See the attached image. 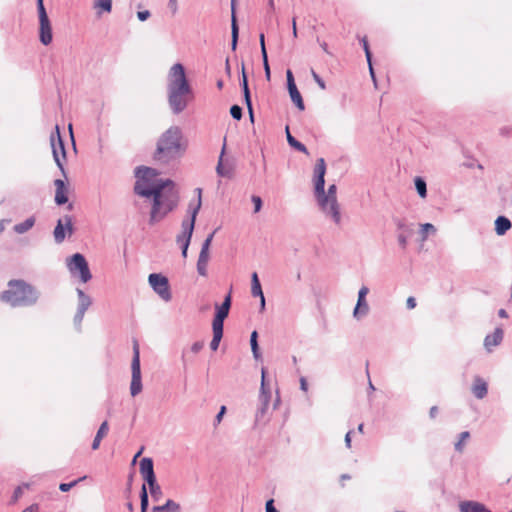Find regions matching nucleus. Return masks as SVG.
<instances>
[{
  "instance_id": "nucleus-12",
  "label": "nucleus",
  "mask_w": 512,
  "mask_h": 512,
  "mask_svg": "<svg viewBox=\"0 0 512 512\" xmlns=\"http://www.w3.org/2000/svg\"><path fill=\"white\" fill-rule=\"evenodd\" d=\"M231 294L232 291L230 290L220 305L215 304V314L212 321V326L224 328V321L228 317L232 305Z\"/></svg>"
},
{
  "instance_id": "nucleus-15",
  "label": "nucleus",
  "mask_w": 512,
  "mask_h": 512,
  "mask_svg": "<svg viewBox=\"0 0 512 512\" xmlns=\"http://www.w3.org/2000/svg\"><path fill=\"white\" fill-rule=\"evenodd\" d=\"M65 223H63L62 219L57 221V224L54 229V239L56 243H62L66 238V231L69 235L73 234L74 229L72 225V218L69 215L64 216Z\"/></svg>"
},
{
  "instance_id": "nucleus-32",
  "label": "nucleus",
  "mask_w": 512,
  "mask_h": 512,
  "mask_svg": "<svg viewBox=\"0 0 512 512\" xmlns=\"http://www.w3.org/2000/svg\"><path fill=\"white\" fill-rule=\"evenodd\" d=\"M289 92V95H290V98H291V101L294 103V105L300 110V111H303L305 110V104H304V101H303V98H302V95L301 93L299 92L298 88L297 89H292Z\"/></svg>"
},
{
  "instance_id": "nucleus-56",
  "label": "nucleus",
  "mask_w": 512,
  "mask_h": 512,
  "mask_svg": "<svg viewBox=\"0 0 512 512\" xmlns=\"http://www.w3.org/2000/svg\"><path fill=\"white\" fill-rule=\"evenodd\" d=\"M265 510H266V512H279L277 510V508L275 507V505H274V500L273 499H269L266 502Z\"/></svg>"
},
{
  "instance_id": "nucleus-33",
  "label": "nucleus",
  "mask_w": 512,
  "mask_h": 512,
  "mask_svg": "<svg viewBox=\"0 0 512 512\" xmlns=\"http://www.w3.org/2000/svg\"><path fill=\"white\" fill-rule=\"evenodd\" d=\"M415 189L421 198L427 196V184L424 178L417 176L414 179Z\"/></svg>"
},
{
  "instance_id": "nucleus-17",
  "label": "nucleus",
  "mask_w": 512,
  "mask_h": 512,
  "mask_svg": "<svg viewBox=\"0 0 512 512\" xmlns=\"http://www.w3.org/2000/svg\"><path fill=\"white\" fill-rule=\"evenodd\" d=\"M236 0H231V49L236 50L239 39V26L236 17Z\"/></svg>"
},
{
  "instance_id": "nucleus-25",
  "label": "nucleus",
  "mask_w": 512,
  "mask_h": 512,
  "mask_svg": "<svg viewBox=\"0 0 512 512\" xmlns=\"http://www.w3.org/2000/svg\"><path fill=\"white\" fill-rule=\"evenodd\" d=\"M225 150H226V144L224 143L221 153H220V156H219L218 164L216 166V172L220 177L230 178L232 176L231 168H226L223 164V157L225 154Z\"/></svg>"
},
{
  "instance_id": "nucleus-51",
  "label": "nucleus",
  "mask_w": 512,
  "mask_h": 512,
  "mask_svg": "<svg viewBox=\"0 0 512 512\" xmlns=\"http://www.w3.org/2000/svg\"><path fill=\"white\" fill-rule=\"evenodd\" d=\"M207 264L206 262L197 261V272L201 276H207Z\"/></svg>"
},
{
  "instance_id": "nucleus-45",
  "label": "nucleus",
  "mask_w": 512,
  "mask_h": 512,
  "mask_svg": "<svg viewBox=\"0 0 512 512\" xmlns=\"http://www.w3.org/2000/svg\"><path fill=\"white\" fill-rule=\"evenodd\" d=\"M409 234H410V233H404V232H401V233H399V234H398V236H397L398 243H399V245H400V247H401L402 249H405V248H406V246H407V243H408V235H409Z\"/></svg>"
},
{
  "instance_id": "nucleus-62",
  "label": "nucleus",
  "mask_w": 512,
  "mask_h": 512,
  "mask_svg": "<svg viewBox=\"0 0 512 512\" xmlns=\"http://www.w3.org/2000/svg\"><path fill=\"white\" fill-rule=\"evenodd\" d=\"M406 306L408 309H414L416 307V299L412 296L408 297Z\"/></svg>"
},
{
  "instance_id": "nucleus-54",
  "label": "nucleus",
  "mask_w": 512,
  "mask_h": 512,
  "mask_svg": "<svg viewBox=\"0 0 512 512\" xmlns=\"http://www.w3.org/2000/svg\"><path fill=\"white\" fill-rule=\"evenodd\" d=\"M209 260V251L201 249L198 257L199 262H206L208 263Z\"/></svg>"
},
{
  "instance_id": "nucleus-50",
  "label": "nucleus",
  "mask_w": 512,
  "mask_h": 512,
  "mask_svg": "<svg viewBox=\"0 0 512 512\" xmlns=\"http://www.w3.org/2000/svg\"><path fill=\"white\" fill-rule=\"evenodd\" d=\"M215 232H216V231L211 232V233L206 237V239H205V240H204V242L202 243L201 249H204V250H208V251H209V248H210L211 242H212V240H213V237H214V235H215Z\"/></svg>"
},
{
  "instance_id": "nucleus-23",
  "label": "nucleus",
  "mask_w": 512,
  "mask_h": 512,
  "mask_svg": "<svg viewBox=\"0 0 512 512\" xmlns=\"http://www.w3.org/2000/svg\"><path fill=\"white\" fill-rule=\"evenodd\" d=\"M285 132H286L287 142L291 148H293L294 150H296L298 152L308 154L307 147L302 142L298 141L294 136H292L288 125L285 127Z\"/></svg>"
},
{
  "instance_id": "nucleus-57",
  "label": "nucleus",
  "mask_w": 512,
  "mask_h": 512,
  "mask_svg": "<svg viewBox=\"0 0 512 512\" xmlns=\"http://www.w3.org/2000/svg\"><path fill=\"white\" fill-rule=\"evenodd\" d=\"M226 413V406H221L218 413L215 416V423H220L224 414Z\"/></svg>"
},
{
  "instance_id": "nucleus-31",
  "label": "nucleus",
  "mask_w": 512,
  "mask_h": 512,
  "mask_svg": "<svg viewBox=\"0 0 512 512\" xmlns=\"http://www.w3.org/2000/svg\"><path fill=\"white\" fill-rule=\"evenodd\" d=\"M213 338L210 342V348L212 351H216L219 347L221 339L223 337L224 328L212 326Z\"/></svg>"
},
{
  "instance_id": "nucleus-29",
  "label": "nucleus",
  "mask_w": 512,
  "mask_h": 512,
  "mask_svg": "<svg viewBox=\"0 0 512 512\" xmlns=\"http://www.w3.org/2000/svg\"><path fill=\"white\" fill-rule=\"evenodd\" d=\"M251 293L254 297H262L264 296L262 286L256 272H253L251 275Z\"/></svg>"
},
{
  "instance_id": "nucleus-27",
  "label": "nucleus",
  "mask_w": 512,
  "mask_h": 512,
  "mask_svg": "<svg viewBox=\"0 0 512 512\" xmlns=\"http://www.w3.org/2000/svg\"><path fill=\"white\" fill-rule=\"evenodd\" d=\"M93 8L98 16L112 11V0H94Z\"/></svg>"
},
{
  "instance_id": "nucleus-2",
  "label": "nucleus",
  "mask_w": 512,
  "mask_h": 512,
  "mask_svg": "<svg viewBox=\"0 0 512 512\" xmlns=\"http://www.w3.org/2000/svg\"><path fill=\"white\" fill-rule=\"evenodd\" d=\"M326 162L318 158L313 171L314 195L323 213L330 216L337 225L341 223L340 208L337 201V186L331 184L325 191Z\"/></svg>"
},
{
  "instance_id": "nucleus-34",
  "label": "nucleus",
  "mask_w": 512,
  "mask_h": 512,
  "mask_svg": "<svg viewBox=\"0 0 512 512\" xmlns=\"http://www.w3.org/2000/svg\"><path fill=\"white\" fill-rule=\"evenodd\" d=\"M149 507V496L146 485L143 484L140 491V510L141 512H147Z\"/></svg>"
},
{
  "instance_id": "nucleus-48",
  "label": "nucleus",
  "mask_w": 512,
  "mask_h": 512,
  "mask_svg": "<svg viewBox=\"0 0 512 512\" xmlns=\"http://www.w3.org/2000/svg\"><path fill=\"white\" fill-rule=\"evenodd\" d=\"M262 61H263V68H264V72H265V78L268 81H270V79H271V70H270V65H269L268 57L262 58Z\"/></svg>"
},
{
  "instance_id": "nucleus-19",
  "label": "nucleus",
  "mask_w": 512,
  "mask_h": 512,
  "mask_svg": "<svg viewBox=\"0 0 512 512\" xmlns=\"http://www.w3.org/2000/svg\"><path fill=\"white\" fill-rule=\"evenodd\" d=\"M270 400H271V391L266 384V369L264 367H262L259 402L264 405H269Z\"/></svg>"
},
{
  "instance_id": "nucleus-16",
  "label": "nucleus",
  "mask_w": 512,
  "mask_h": 512,
  "mask_svg": "<svg viewBox=\"0 0 512 512\" xmlns=\"http://www.w3.org/2000/svg\"><path fill=\"white\" fill-rule=\"evenodd\" d=\"M471 393L475 398L481 400L485 398L488 394V383L487 381L479 375H475L473 377V383L471 386Z\"/></svg>"
},
{
  "instance_id": "nucleus-40",
  "label": "nucleus",
  "mask_w": 512,
  "mask_h": 512,
  "mask_svg": "<svg viewBox=\"0 0 512 512\" xmlns=\"http://www.w3.org/2000/svg\"><path fill=\"white\" fill-rule=\"evenodd\" d=\"M360 43L362 45V48L365 52V56H366V60H367V63H370V60H372V52L370 50V46H369V43H368V40L366 37H363L361 40H360Z\"/></svg>"
},
{
  "instance_id": "nucleus-13",
  "label": "nucleus",
  "mask_w": 512,
  "mask_h": 512,
  "mask_svg": "<svg viewBox=\"0 0 512 512\" xmlns=\"http://www.w3.org/2000/svg\"><path fill=\"white\" fill-rule=\"evenodd\" d=\"M77 295H78V307L77 311L74 315V324L76 328L80 329L81 323L83 321L85 312L92 304V299L89 295H87L82 289L77 288L76 289Z\"/></svg>"
},
{
  "instance_id": "nucleus-10",
  "label": "nucleus",
  "mask_w": 512,
  "mask_h": 512,
  "mask_svg": "<svg viewBox=\"0 0 512 512\" xmlns=\"http://www.w3.org/2000/svg\"><path fill=\"white\" fill-rule=\"evenodd\" d=\"M132 379L130 384L131 396L135 397L142 391L140 351L137 341L133 344V357L131 362Z\"/></svg>"
},
{
  "instance_id": "nucleus-60",
  "label": "nucleus",
  "mask_w": 512,
  "mask_h": 512,
  "mask_svg": "<svg viewBox=\"0 0 512 512\" xmlns=\"http://www.w3.org/2000/svg\"><path fill=\"white\" fill-rule=\"evenodd\" d=\"M397 229L401 230L404 233H410L411 230L406 226V224L402 220H398L397 223Z\"/></svg>"
},
{
  "instance_id": "nucleus-64",
  "label": "nucleus",
  "mask_w": 512,
  "mask_h": 512,
  "mask_svg": "<svg viewBox=\"0 0 512 512\" xmlns=\"http://www.w3.org/2000/svg\"><path fill=\"white\" fill-rule=\"evenodd\" d=\"M22 512H39V506L38 504H32L25 508Z\"/></svg>"
},
{
  "instance_id": "nucleus-26",
  "label": "nucleus",
  "mask_w": 512,
  "mask_h": 512,
  "mask_svg": "<svg viewBox=\"0 0 512 512\" xmlns=\"http://www.w3.org/2000/svg\"><path fill=\"white\" fill-rule=\"evenodd\" d=\"M109 425L107 421L102 422L92 442V449L97 450L100 446L101 440L108 433Z\"/></svg>"
},
{
  "instance_id": "nucleus-22",
  "label": "nucleus",
  "mask_w": 512,
  "mask_h": 512,
  "mask_svg": "<svg viewBox=\"0 0 512 512\" xmlns=\"http://www.w3.org/2000/svg\"><path fill=\"white\" fill-rule=\"evenodd\" d=\"M139 470L142 478L155 475L153 459L150 457L142 458L139 464Z\"/></svg>"
},
{
  "instance_id": "nucleus-35",
  "label": "nucleus",
  "mask_w": 512,
  "mask_h": 512,
  "mask_svg": "<svg viewBox=\"0 0 512 512\" xmlns=\"http://www.w3.org/2000/svg\"><path fill=\"white\" fill-rule=\"evenodd\" d=\"M268 408H269V405H264V404H261L259 405V407L257 408L256 410V413H255V426H257L259 423H261L268 411Z\"/></svg>"
},
{
  "instance_id": "nucleus-11",
  "label": "nucleus",
  "mask_w": 512,
  "mask_h": 512,
  "mask_svg": "<svg viewBox=\"0 0 512 512\" xmlns=\"http://www.w3.org/2000/svg\"><path fill=\"white\" fill-rule=\"evenodd\" d=\"M148 283L152 290L165 302L172 299L169 280L161 273H151L148 276Z\"/></svg>"
},
{
  "instance_id": "nucleus-43",
  "label": "nucleus",
  "mask_w": 512,
  "mask_h": 512,
  "mask_svg": "<svg viewBox=\"0 0 512 512\" xmlns=\"http://www.w3.org/2000/svg\"><path fill=\"white\" fill-rule=\"evenodd\" d=\"M251 201L254 205V213L260 212V210L262 209V206H263V201H262L261 197L257 196V195H252Z\"/></svg>"
},
{
  "instance_id": "nucleus-9",
  "label": "nucleus",
  "mask_w": 512,
  "mask_h": 512,
  "mask_svg": "<svg viewBox=\"0 0 512 512\" xmlns=\"http://www.w3.org/2000/svg\"><path fill=\"white\" fill-rule=\"evenodd\" d=\"M36 5L39 17V40L47 46L53 39L51 22L44 6V0H36Z\"/></svg>"
},
{
  "instance_id": "nucleus-47",
  "label": "nucleus",
  "mask_w": 512,
  "mask_h": 512,
  "mask_svg": "<svg viewBox=\"0 0 512 512\" xmlns=\"http://www.w3.org/2000/svg\"><path fill=\"white\" fill-rule=\"evenodd\" d=\"M259 43H260L262 58L268 57L267 49H266V44H265V35H264V33H260V35H259Z\"/></svg>"
},
{
  "instance_id": "nucleus-4",
  "label": "nucleus",
  "mask_w": 512,
  "mask_h": 512,
  "mask_svg": "<svg viewBox=\"0 0 512 512\" xmlns=\"http://www.w3.org/2000/svg\"><path fill=\"white\" fill-rule=\"evenodd\" d=\"M187 148L188 141L184 138L182 129L173 125L160 135L153 158L159 163L169 164L180 159Z\"/></svg>"
},
{
  "instance_id": "nucleus-52",
  "label": "nucleus",
  "mask_w": 512,
  "mask_h": 512,
  "mask_svg": "<svg viewBox=\"0 0 512 512\" xmlns=\"http://www.w3.org/2000/svg\"><path fill=\"white\" fill-rule=\"evenodd\" d=\"M250 346H251V349L252 348H258L259 347V343H258V333L256 330H254L251 335H250Z\"/></svg>"
},
{
  "instance_id": "nucleus-59",
  "label": "nucleus",
  "mask_w": 512,
  "mask_h": 512,
  "mask_svg": "<svg viewBox=\"0 0 512 512\" xmlns=\"http://www.w3.org/2000/svg\"><path fill=\"white\" fill-rule=\"evenodd\" d=\"M54 185L56 186V191L67 190L66 184L62 179H56L54 181Z\"/></svg>"
},
{
  "instance_id": "nucleus-36",
  "label": "nucleus",
  "mask_w": 512,
  "mask_h": 512,
  "mask_svg": "<svg viewBox=\"0 0 512 512\" xmlns=\"http://www.w3.org/2000/svg\"><path fill=\"white\" fill-rule=\"evenodd\" d=\"M470 437V433L468 431H463L459 434V439L455 443L454 448L457 452L461 453L464 449V441Z\"/></svg>"
},
{
  "instance_id": "nucleus-8",
  "label": "nucleus",
  "mask_w": 512,
  "mask_h": 512,
  "mask_svg": "<svg viewBox=\"0 0 512 512\" xmlns=\"http://www.w3.org/2000/svg\"><path fill=\"white\" fill-rule=\"evenodd\" d=\"M50 143L54 161L61 173L64 175V177H66L64 167V161L66 160V149L58 125L55 126V130L50 135Z\"/></svg>"
},
{
  "instance_id": "nucleus-39",
  "label": "nucleus",
  "mask_w": 512,
  "mask_h": 512,
  "mask_svg": "<svg viewBox=\"0 0 512 512\" xmlns=\"http://www.w3.org/2000/svg\"><path fill=\"white\" fill-rule=\"evenodd\" d=\"M230 115L234 120H241L243 116V109L241 106L234 104L230 107Z\"/></svg>"
},
{
  "instance_id": "nucleus-6",
  "label": "nucleus",
  "mask_w": 512,
  "mask_h": 512,
  "mask_svg": "<svg viewBox=\"0 0 512 512\" xmlns=\"http://www.w3.org/2000/svg\"><path fill=\"white\" fill-rule=\"evenodd\" d=\"M195 191L197 192V195H198L197 204L195 205V207H192L191 205L189 206L190 217L187 219H184L182 221V223H181L182 231L176 237V242L180 245L181 254H182L183 258L187 257L188 248H189L191 238L193 235V231H194V227H195L196 217H197V214H198V212L201 208V204H202L201 188H196Z\"/></svg>"
},
{
  "instance_id": "nucleus-37",
  "label": "nucleus",
  "mask_w": 512,
  "mask_h": 512,
  "mask_svg": "<svg viewBox=\"0 0 512 512\" xmlns=\"http://www.w3.org/2000/svg\"><path fill=\"white\" fill-rule=\"evenodd\" d=\"M85 478H86V476H83V477H80V478H78V479H76L74 481H71L69 483H60L59 490L61 492H68L73 487H75L79 482L83 481Z\"/></svg>"
},
{
  "instance_id": "nucleus-21",
  "label": "nucleus",
  "mask_w": 512,
  "mask_h": 512,
  "mask_svg": "<svg viewBox=\"0 0 512 512\" xmlns=\"http://www.w3.org/2000/svg\"><path fill=\"white\" fill-rule=\"evenodd\" d=\"M461 512H491L484 504L475 501H465L460 504Z\"/></svg>"
},
{
  "instance_id": "nucleus-5",
  "label": "nucleus",
  "mask_w": 512,
  "mask_h": 512,
  "mask_svg": "<svg viewBox=\"0 0 512 512\" xmlns=\"http://www.w3.org/2000/svg\"><path fill=\"white\" fill-rule=\"evenodd\" d=\"M39 297L36 287L22 279L8 281L7 289L0 293V301L12 308L33 306Z\"/></svg>"
},
{
  "instance_id": "nucleus-46",
  "label": "nucleus",
  "mask_w": 512,
  "mask_h": 512,
  "mask_svg": "<svg viewBox=\"0 0 512 512\" xmlns=\"http://www.w3.org/2000/svg\"><path fill=\"white\" fill-rule=\"evenodd\" d=\"M429 232H432V233L436 232V228L434 227V225L431 223L422 224L421 225V233L423 234V238H425Z\"/></svg>"
},
{
  "instance_id": "nucleus-38",
  "label": "nucleus",
  "mask_w": 512,
  "mask_h": 512,
  "mask_svg": "<svg viewBox=\"0 0 512 512\" xmlns=\"http://www.w3.org/2000/svg\"><path fill=\"white\" fill-rule=\"evenodd\" d=\"M68 202L67 190L56 191L55 193V203L58 206L64 205Z\"/></svg>"
},
{
  "instance_id": "nucleus-20",
  "label": "nucleus",
  "mask_w": 512,
  "mask_h": 512,
  "mask_svg": "<svg viewBox=\"0 0 512 512\" xmlns=\"http://www.w3.org/2000/svg\"><path fill=\"white\" fill-rule=\"evenodd\" d=\"M495 232L498 236L505 235L512 227L510 219L504 215H500L495 220Z\"/></svg>"
},
{
  "instance_id": "nucleus-1",
  "label": "nucleus",
  "mask_w": 512,
  "mask_h": 512,
  "mask_svg": "<svg viewBox=\"0 0 512 512\" xmlns=\"http://www.w3.org/2000/svg\"><path fill=\"white\" fill-rule=\"evenodd\" d=\"M159 171L147 166H138L135 169V194L144 198H153L149 223L162 220L172 212L179 202V192L171 179H158Z\"/></svg>"
},
{
  "instance_id": "nucleus-61",
  "label": "nucleus",
  "mask_w": 512,
  "mask_h": 512,
  "mask_svg": "<svg viewBox=\"0 0 512 512\" xmlns=\"http://www.w3.org/2000/svg\"><path fill=\"white\" fill-rule=\"evenodd\" d=\"M368 67H369V73H370L371 79H372L375 87H377V80H376L375 71H374V68L372 65V60H370V63H368Z\"/></svg>"
},
{
  "instance_id": "nucleus-7",
  "label": "nucleus",
  "mask_w": 512,
  "mask_h": 512,
  "mask_svg": "<svg viewBox=\"0 0 512 512\" xmlns=\"http://www.w3.org/2000/svg\"><path fill=\"white\" fill-rule=\"evenodd\" d=\"M68 270L72 276H77L83 283L92 279V274L88 262L83 254L75 253L67 262Z\"/></svg>"
},
{
  "instance_id": "nucleus-55",
  "label": "nucleus",
  "mask_w": 512,
  "mask_h": 512,
  "mask_svg": "<svg viewBox=\"0 0 512 512\" xmlns=\"http://www.w3.org/2000/svg\"><path fill=\"white\" fill-rule=\"evenodd\" d=\"M204 347V342L203 341H196L192 344L191 346V351L193 353H198L202 350V348Z\"/></svg>"
},
{
  "instance_id": "nucleus-30",
  "label": "nucleus",
  "mask_w": 512,
  "mask_h": 512,
  "mask_svg": "<svg viewBox=\"0 0 512 512\" xmlns=\"http://www.w3.org/2000/svg\"><path fill=\"white\" fill-rule=\"evenodd\" d=\"M34 224H35V217L31 216V217H28L23 222L16 224L13 229L17 234H24L25 232L30 230L34 226Z\"/></svg>"
},
{
  "instance_id": "nucleus-14",
  "label": "nucleus",
  "mask_w": 512,
  "mask_h": 512,
  "mask_svg": "<svg viewBox=\"0 0 512 512\" xmlns=\"http://www.w3.org/2000/svg\"><path fill=\"white\" fill-rule=\"evenodd\" d=\"M240 87L243 92L244 103L248 110L249 119L253 122L254 121V110H253V105H252V100H251V92H250L249 83H248V75L245 71L244 63H242Z\"/></svg>"
},
{
  "instance_id": "nucleus-49",
  "label": "nucleus",
  "mask_w": 512,
  "mask_h": 512,
  "mask_svg": "<svg viewBox=\"0 0 512 512\" xmlns=\"http://www.w3.org/2000/svg\"><path fill=\"white\" fill-rule=\"evenodd\" d=\"M143 480L148 484L149 490L154 487L159 486L157 479H156V475H152L150 477H145V478H143Z\"/></svg>"
},
{
  "instance_id": "nucleus-42",
  "label": "nucleus",
  "mask_w": 512,
  "mask_h": 512,
  "mask_svg": "<svg viewBox=\"0 0 512 512\" xmlns=\"http://www.w3.org/2000/svg\"><path fill=\"white\" fill-rule=\"evenodd\" d=\"M149 492H150V495L152 497V500L156 501V502L160 501V499L163 496V492H162V489H161L160 485L150 489Z\"/></svg>"
},
{
  "instance_id": "nucleus-24",
  "label": "nucleus",
  "mask_w": 512,
  "mask_h": 512,
  "mask_svg": "<svg viewBox=\"0 0 512 512\" xmlns=\"http://www.w3.org/2000/svg\"><path fill=\"white\" fill-rule=\"evenodd\" d=\"M152 512H181V507L174 500L168 499L163 505L153 506Z\"/></svg>"
},
{
  "instance_id": "nucleus-63",
  "label": "nucleus",
  "mask_w": 512,
  "mask_h": 512,
  "mask_svg": "<svg viewBox=\"0 0 512 512\" xmlns=\"http://www.w3.org/2000/svg\"><path fill=\"white\" fill-rule=\"evenodd\" d=\"M300 389L304 392L308 391V383L305 377L300 378Z\"/></svg>"
},
{
  "instance_id": "nucleus-44",
  "label": "nucleus",
  "mask_w": 512,
  "mask_h": 512,
  "mask_svg": "<svg viewBox=\"0 0 512 512\" xmlns=\"http://www.w3.org/2000/svg\"><path fill=\"white\" fill-rule=\"evenodd\" d=\"M311 75H312L314 81L319 86V88L322 90H325L326 89L325 81L320 77V75L314 69H311Z\"/></svg>"
},
{
  "instance_id": "nucleus-53",
  "label": "nucleus",
  "mask_w": 512,
  "mask_h": 512,
  "mask_svg": "<svg viewBox=\"0 0 512 512\" xmlns=\"http://www.w3.org/2000/svg\"><path fill=\"white\" fill-rule=\"evenodd\" d=\"M151 16V13L149 10H142L137 12V17L139 21L144 22Z\"/></svg>"
},
{
  "instance_id": "nucleus-28",
  "label": "nucleus",
  "mask_w": 512,
  "mask_h": 512,
  "mask_svg": "<svg viewBox=\"0 0 512 512\" xmlns=\"http://www.w3.org/2000/svg\"><path fill=\"white\" fill-rule=\"evenodd\" d=\"M369 312V306L366 300L357 299L356 306L353 311V316L356 319H360L366 316Z\"/></svg>"
},
{
  "instance_id": "nucleus-41",
  "label": "nucleus",
  "mask_w": 512,
  "mask_h": 512,
  "mask_svg": "<svg viewBox=\"0 0 512 512\" xmlns=\"http://www.w3.org/2000/svg\"><path fill=\"white\" fill-rule=\"evenodd\" d=\"M286 80H287V89L288 91L292 89H297V86L295 84L293 73L290 69L286 71Z\"/></svg>"
},
{
  "instance_id": "nucleus-3",
  "label": "nucleus",
  "mask_w": 512,
  "mask_h": 512,
  "mask_svg": "<svg viewBox=\"0 0 512 512\" xmlns=\"http://www.w3.org/2000/svg\"><path fill=\"white\" fill-rule=\"evenodd\" d=\"M168 104L175 115L182 113L188 105L192 87L187 79L185 67L175 63L169 70L167 83Z\"/></svg>"
},
{
  "instance_id": "nucleus-58",
  "label": "nucleus",
  "mask_w": 512,
  "mask_h": 512,
  "mask_svg": "<svg viewBox=\"0 0 512 512\" xmlns=\"http://www.w3.org/2000/svg\"><path fill=\"white\" fill-rule=\"evenodd\" d=\"M369 292V289L368 287L366 286H362L358 292V299L360 300H366V296Z\"/></svg>"
},
{
  "instance_id": "nucleus-18",
  "label": "nucleus",
  "mask_w": 512,
  "mask_h": 512,
  "mask_svg": "<svg viewBox=\"0 0 512 512\" xmlns=\"http://www.w3.org/2000/svg\"><path fill=\"white\" fill-rule=\"evenodd\" d=\"M504 337V331L501 327H496L494 332L486 335L484 339V347L488 352L492 351V348L501 344Z\"/></svg>"
}]
</instances>
